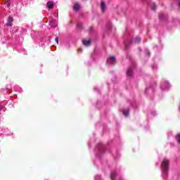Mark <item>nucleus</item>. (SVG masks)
<instances>
[{
	"mask_svg": "<svg viewBox=\"0 0 180 180\" xmlns=\"http://www.w3.org/2000/svg\"><path fill=\"white\" fill-rule=\"evenodd\" d=\"M169 161L167 159H165L161 164L162 171V176L163 178H167V174H168V164Z\"/></svg>",
	"mask_w": 180,
	"mask_h": 180,
	"instance_id": "nucleus-1",
	"label": "nucleus"
},
{
	"mask_svg": "<svg viewBox=\"0 0 180 180\" xmlns=\"http://www.w3.org/2000/svg\"><path fill=\"white\" fill-rule=\"evenodd\" d=\"M171 85H169V83H168L167 81L163 82L160 86V88L162 91H168Z\"/></svg>",
	"mask_w": 180,
	"mask_h": 180,
	"instance_id": "nucleus-2",
	"label": "nucleus"
},
{
	"mask_svg": "<svg viewBox=\"0 0 180 180\" xmlns=\"http://www.w3.org/2000/svg\"><path fill=\"white\" fill-rule=\"evenodd\" d=\"M108 64H110V65H115L116 64V58L115 56H110L107 60Z\"/></svg>",
	"mask_w": 180,
	"mask_h": 180,
	"instance_id": "nucleus-3",
	"label": "nucleus"
},
{
	"mask_svg": "<svg viewBox=\"0 0 180 180\" xmlns=\"http://www.w3.org/2000/svg\"><path fill=\"white\" fill-rule=\"evenodd\" d=\"M159 19L162 21L167 20V19H168V15L161 13L159 14Z\"/></svg>",
	"mask_w": 180,
	"mask_h": 180,
	"instance_id": "nucleus-4",
	"label": "nucleus"
},
{
	"mask_svg": "<svg viewBox=\"0 0 180 180\" xmlns=\"http://www.w3.org/2000/svg\"><path fill=\"white\" fill-rule=\"evenodd\" d=\"M13 17H8V20H7V23L6 25L8 26L9 27H11V26L13 25Z\"/></svg>",
	"mask_w": 180,
	"mask_h": 180,
	"instance_id": "nucleus-5",
	"label": "nucleus"
},
{
	"mask_svg": "<svg viewBox=\"0 0 180 180\" xmlns=\"http://www.w3.org/2000/svg\"><path fill=\"white\" fill-rule=\"evenodd\" d=\"M127 75L129 78H131L133 77V68H129L127 71Z\"/></svg>",
	"mask_w": 180,
	"mask_h": 180,
	"instance_id": "nucleus-6",
	"label": "nucleus"
},
{
	"mask_svg": "<svg viewBox=\"0 0 180 180\" xmlns=\"http://www.w3.org/2000/svg\"><path fill=\"white\" fill-rule=\"evenodd\" d=\"M79 9H81V5H79V4L78 3H75L73 6V11H75V12H78Z\"/></svg>",
	"mask_w": 180,
	"mask_h": 180,
	"instance_id": "nucleus-7",
	"label": "nucleus"
},
{
	"mask_svg": "<svg viewBox=\"0 0 180 180\" xmlns=\"http://www.w3.org/2000/svg\"><path fill=\"white\" fill-rule=\"evenodd\" d=\"M49 25L51 26V27H56V26H57V21L54 19H52L49 21Z\"/></svg>",
	"mask_w": 180,
	"mask_h": 180,
	"instance_id": "nucleus-8",
	"label": "nucleus"
},
{
	"mask_svg": "<svg viewBox=\"0 0 180 180\" xmlns=\"http://www.w3.org/2000/svg\"><path fill=\"white\" fill-rule=\"evenodd\" d=\"M101 12H105V11H106V4L105 3V1H101Z\"/></svg>",
	"mask_w": 180,
	"mask_h": 180,
	"instance_id": "nucleus-9",
	"label": "nucleus"
},
{
	"mask_svg": "<svg viewBox=\"0 0 180 180\" xmlns=\"http://www.w3.org/2000/svg\"><path fill=\"white\" fill-rule=\"evenodd\" d=\"M83 44L84 46H86V47H89V46H91V39H89V40L84 39Z\"/></svg>",
	"mask_w": 180,
	"mask_h": 180,
	"instance_id": "nucleus-10",
	"label": "nucleus"
},
{
	"mask_svg": "<svg viewBox=\"0 0 180 180\" xmlns=\"http://www.w3.org/2000/svg\"><path fill=\"white\" fill-rule=\"evenodd\" d=\"M149 6L152 11H155V9H157V6L155 5V3H154V2L150 3Z\"/></svg>",
	"mask_w": 180,
	"mask_h": 180,
	"instance_id": "nucleus-11",
	"label": "nucleus"
},
{
	"mask_svg": "<svg viewBox=\"0 0 180 180\" xmlns=\"http://www.w3.org/2000/svg\"><path fill=\"white\" fill-rule=\"evenodd\" d=\"M46 6L49 9H51V8H53V6H54V3L53 1H49L46 4Z\"/></svg>",
	"mask_w": 180,
	"mask_h": 180,
	"instance_id": "nucleus-12",
	"label": "nucleus"
},
{
	"mask_svg": "<svg viewBox=\"0 0 180 180\" xmlns=\"http://www.w3.org/2000/svg\"><path fill=\"white\" fill-rule=\"evenodd\" d=\"M96 150H98V151L100 153H103V146H102V144H98L96 147Z\"/></svg>",
	"mask_w": 180,
	"mask_h": 180,
	"instance_id": "nucleus-13",
	"label": "nucleus"
},
{
	"mask_svg": "<svg viewBox=\"0 0 180 180\" xmlns=\"http://www.w3.org/2000/svg\"><path fill=\"white\" fill-rule=\"evenodd\" d=\"M134 43H140V41H141V38L137 37L136 38H135L134 39H133L132 41Z\"/></svg>",
	"mask_w": 180,
	"mask_h": 180,
	"instance_id": "nucleus-14",
	"label": "nucleus"
},
{
	"mask_svg": "<svg viewBox=\"0 0 180 180\" xmlns=\"http://www.w3.org/2000/svg\"><path fill=\"white\" fill-rule=\"evenodd\" d=\"M124 116H129V109H125L122 111Z\"/></svg>",
	"mask_w": 180,
	"mask_h": 180,
	"instance_id": "nucleus-15",
	"label": "nucleus"
},
{
	"mask_svg": "<svg viewBox=\"0 0 180 180\" xmlns=\"http://www.w3.org/2000/svg\"><path fill=\"white\" fill-rule=\"evenodd\" d=\"M116 177V172H112L111 173V180H115V178Z\"/></svg>",
	"mask_w": 180,
	"mask_h": 180,
	"instance_id": "nucleus-16",
	"label": "nucleus"
},
{
	"mask_svg": "<svg viewBox=\"0 0 180 180\" xmlns=\"http://www.w3.org/2000/svg\"><path fill=\"white\" fill-rule=\"evenodd\" d=\"M176 140H177L179 144H180V134H179L177 135V136H176Z\"/></svg>",
	"mask_w": 180,
	"mask_h": 180,
	"instance_id": "nucleus-17",
	"label": "nucleus"
},
{
	"mask_svg": "<svg viewBox=\"0 0 180 180\" xmlns=\"http://www.w3.org/2000/svg\"><path fill=\"white\" fill-rule=\"evenodd\" d=\"M107 29H112V24L111 23H108L107 25Z\"/></svg>",
	"mask_w": 180,
	"mask_h": 180,
	"instance_id": "nucleus-18",
	"label": "nucleus"
},
{
	"mask_svg": "<svg viewBox=\"0 0 180 180\" xmlns=\"http://www.w3.org/2000/svg\"><path fill=\"white\" fill-rule=\"evenodd\" d=\"M55 41L58 44V37L55 39Z\"/></svg>",
	"mask_w": 180,
	"mask_h": 180,
	"instance_id": "nucleus-19",
	"label": "nucleus"
},
{
	"mask_svg": "<svg viewBox=\"0 0 180 180\" xmlns=\"http://www.w3.org/2000/svg\"><path fill=\"white\" fill-rule=\"evenodd\" d=\"M77 27H79V29H81V27H82V25H81V24H77Z\"/></svg>",
	"mask_w": 180,
	"mask_h": 180,
	"instance_id": "nucleus-20",
	"label": "nucleus"
},
{
	"mask_svg": "<svg viewBox=\"0 0 180 180\" xmlns=\"http://www.w3.org/2000/svg\"><path fill=\"white\" fill-rule=\"evenodd\" d=\"M125 49H129V44H125Z\"/></svg>",
	"mask_w": 180,
	"mask_h": 180,
	"instance_id": "nucleus-21",
	"label": "nucleus"
},
{
	"mask_svg": "<svg viewBox=\"0 0 180 180\" xmlns=\"http://www.w3.org/2000/svg\"><path fill=\"white\" fill-rule=\"evenodd\" d=\"M146 53H147L148 54V56H150V51H148V49L146 50Z\"/></svg>",
	"mask_w": 180,
	"mask_h": 180,
	"instance_id": "nucleus-22",
	"label": "nucleus"
},
{
	"mask_svg": "<svg viewBox=\"0 0 180 180\" xmlns=\"http://www.w3.org/2000/svg\"><path fill=\"white\" fill-rule=\"evenodd\" d=\"M4 109V106H2V105L0 104V110H2Z\"/></svg>",
	"mask_w": 180,
	"mask_h": 180,
	"instance_id": "nucleus-23",
	"label": "nucleus"
},
{
	"mask_svg": "<svg viewBox=\"0 0 180 180\" xmlns=\"http://www.w3.org/2000/svg\"><path fill=\"white\" fill-rule=\"evenodd\" d=\"M147 91H148V89H146V92H147Z\"/></svg>",
	"mask_w": 180,
	"mask_h": 180,
	"instance_id": "nucleus-24",
	"label": "nucleus"
}]
</instances>
